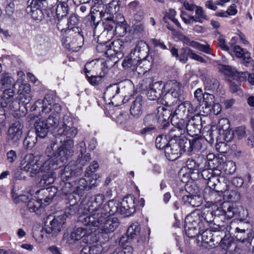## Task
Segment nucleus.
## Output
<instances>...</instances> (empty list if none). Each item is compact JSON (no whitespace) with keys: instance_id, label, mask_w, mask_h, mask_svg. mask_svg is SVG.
I'll use <instances>...</instances> for the list:
<instances>
[{"instance_id":"21","label":"nucleus","mask_w":254,"mask_h":254,"mask_svg":"<svg viewBox=\"0 0 254 254\" xmlns=\"http://www.w3.org/2000/svg\"><path fill=\"white\" fill-rule=\"evenodd\" d=\"M23 125L19 122L12 124L8 130V138L15 143L20 139L23 132Z\"/></svg>"},{"instance_id":"64","label":"nucleus","mask_w":254,"mask_h":254,"mask_svg":"<svg viewBox=\"0 0 254 254\" xmlns=\"http://www.w3.org/2000/svg\"><path fill=\"white\" fill-rule=\"evenodd\" d=\"M31 13L32 18L37 21H41L44 17V14L41 9L31 10L29 12Z\"/></svg>"},{"instance_id":"13","label":"nucleus","mask_w":254,"mask_h":254,"mask_svg":"<svg viewBox=\"0 0 254 254\" xmlns=\"http://www.w3.org/2000/svg\"><path fill=\"white\" fill-rule=\"evenodd\" d=\"M121 88L117 84L110 85L106 88L104 93V98L105 100H108V104H112L115 106H118L121 102L126 103L124 100H122L124 95L121 96Z\"/></svg>"},{"instance_id":"8","label":"nucleus","mask_w":254,"mask_h":254,"mask_svg":"<svg viewBox=\"0 0 254 254\" xmlns=\"http://www.w3.org/2000/svg\"><path fill=\"white\" fill-rule=\"evenodd\" d=\"M62 145L59 147L55 160L53 159H48L47 161H50L49 167L50 169H57L62 166L63 163L68 159L71 153V149L73 146V140L68 139L66 140H61Z\"/></svg>"},{"instance_id":"15","label":"nucleus","mask_w":254,"mask_h":254,"mask_svg":"<svg viewBox=\"0 0 254 254\" xmlns=\"http://www.w3.org/2000/svg\"><path fill=\"white\" fill-rule=\"evenodd\" d=\"M187 119L185 120V122ZM201 128V117L198 114L192 116L188 123L185 124V130L192 136L200 133Z\"/></svg>"},{"instance_id":"7","label":"nucleus","mask_w":254,"mask_h":254,"mask_svg":"<svg viewBox=\"0 0 254 254\" xmlns=\"http://www.w3.org/2000/svg\"><path fill=\"white\" fill-rule=\"evenodd\" d=\"M15 82L13 78L7 73L0 76V90L2 91L0 105L2 108H11V102L15 94Z\"/></svg>"},{"instance_id":"2","label":"nucleus","mask_w":254,"mask_h":254,"mask_svg":"<svg viewBox=\"0 0 254 254\" xmlns=\"http://www.w3.org/2000/svg\"><path fill=\"white\" fill-rule=\"evenodd\" d=\"M221 171L218 168L214 169H204L201 172L202 178L207 181L206 184L209 188L221 192L224 197L229 201L236 202L240 200L241 195L237 190H230L227 184V180L222 178L221 182L219 176Z\"/></svg>"},{"instance_id":"60","label":"nucleus","mask_w":254,"mask_h":254,"mask_svg":"<svg viewBox=\"0 0 254 254\" xmlns=\"http://www.w3.org/2000/svg\"><path fill=\"white\" fill-rule=\"evenodd\" d=\"M192 47L204 53H210L211 48L210 45L207 43L203 45L195 41L194 43H192Z\"/></svg>"},{"instance_id":"35","label":"nucleus","mask_w":254,"mask_h":254,"mask_svg":"<svg viewBox=\"0 0 254 254\" xmlns=\"http://www.w3.org/2000/svg\"><path fill=\"white\" fill-rule=\"evenodd\" d=\"M75 193L78 195L82 194L85 190L90 189L87 185V182L85 179L80 178L73 182Z\"/></svg>"},{"instance_id":"38","label":"nucleus","mask_w":254,"mask_h":254,"mask_svg":"<svg viewBox=\"0 0 254 254\" xmlns=\"http://www.w3.org/2000/svg\"><path fill=\"white\" fill-rule=\"evenodd\" d=\"M38 135L34 131H29L23 141L24 146L27 149H32L37 142Z\"/></svg>"},{"instance_id":"20","label":"nucleus","mask_w":254,"mask_h":254,"mask_svg":"<svg viewBox=\"0 0 254 254\" xmlns=\"http://www.w3.org/2000/svg\"><path fill=\"white\" fill-rule=\"evenodd\" d=\"M165 153L170 161H174L182 154L180 146L178 142H168V146L165 147Z\"/></svg>"},{"instance_id":"31","label":"nucleus","mask_w":254,"mask_h":254,"mask_svg":"<svg viewBox=\"0 0 254 254\" xmlns=\"http://www.w3.org/2000/svg\"><path fill=\"white\" fill-rule=\"evenodd\" d=\"M36 134L41 138L45 137L49 131V128L45 121L42 119L36 121L35 123Z\"/></svg>"},{"instance_id":"32","label":"nucleus","mask_w":254,"mask_h":254,"mask_svg":"<svg viewBox=\"0 0 254 254\" xmlns=\"http://www.w3.org/2000/svg\"><path fill=\"white\" fill-rule=\"evenodd\" d=\"M140 226L138 223L132 224L127 230V234L130 236V239H133L136 237H140L142 242L145 240V236L141 234Z\"/></svg>"},{"instance_id":"22","label":"nucleus","mask_w":254,"mask_h":254,"mask_svg":"<svg viewBox=\"0 0 254 254\" xmlns=\"http://www.w3.org/2000/svg\"><path fill=\"white\" fill-rule=\"evenodd\" d=\"M188 57L191 59L202 63L206 62V60L204 58L197 55L193 51L189 48H183L181 50V53L178 58H179V60L181 62L185 64L188 60Z\"/></svg>"},{"instance_id":"40","label":"nucleus","mask_w":254,"mask_h":254,"mask_svg":"<svg viewBox=\"0 0 254 254\" xmlns=\"http://www.w3.org/2000/svg\"><path fill=\"white\" fill-rule=\"evenodd\" d=\"M185 229L186 233L189 238H194L200 233L201 231H203L202 228H199V226L192 224L189 225L186 223L185 224Z\"/></svg>"},{"instance_id":"50","label":"nucleus","mask_w":254,"mask_h":254,"mask_svg":"<svg viewBox=\"0 0 254 254\" xmlns=\"http://www.w3.org/2000/svg\"><path fill=\"white\" fill-rule=\"evenodd\" d=\"M201 164L198 161L193 159L189 158L186 162V166L192 172L196 171L198 173L199 171L201 170Z\"/></svg>"},{"instance_id":"12","label":"nucleus","mask_w":254,"mask_h":254,"mask_svg":"<svg viewBox=\"0 0 254 254\" xmlns=\"http://www.w3.org/2000/svg\"><path fill=\"white\" fill-rule=\"evenodd\" d=\"M75 31L74 35L70 33V36L63 40V44L65 48L74 52L78 51L83 44V37L80 34V29L78 27H72Z\"/></svg>"},{"instance_id":"24","label":"nucleus","mask_w":254,"mask_h":254,"mask_svg":"<svg viewBox=\"0 0 254 254\" xmlns=\"http://www.w3.org/2000/svg\"><path fill=\"white\" fill-rule=\"evenodd\" d=\"M82 169L80 167H77L74 163L70 162L62 170L61 177L64 181H66L70 177L80 175Z\"/></svg>"},{"instance_id":"43","label":"nucleus","mask_w":254,"mask_h":254,"mask_svg":"<svg viewBox=\"0 0 254 254\" xmlns=\"http://www.w3.org/2000/svg\"><path fill=\"white\" fill-rule=\"evenodd\" d=\"M138 63V60L130 54L129 57L125 58L123 62L122 65L124 68H127L130 67L132 70H134L135 66Z\"/></svg>"},{"instance_id":"56","label":"nucleus","mask_w":254,"mask_h":254,"mask_svg":"<svg viewBox=\"0 0 254 254\" xmlns=\"http://www.w3.org/2000/svg\"><path fill=\"white\" fill-rule=\"evenodd\" d=\"M59 119L60 117L50 115L48 119L45 121L49 128L52 127H55V128H56L61 125V124H59Z\"/></svg>"},{"instance_id":"30","label":"nucleus","mask_w":254,"mask_h":254,"mask_svg":"<svg viewBox=\"0 0 254 254\" xmlns=\"http://www.w3.org/2000/svg\"><path fill=\"white\" fill-rule=\"evenodd\" d=\"M38 194V199L41 203H45V205L49 204L54 198L56 192L52 191V189H42L37 191Z\"/></svg>"},{"instance_id":"26","label":"nucleus","mask_w":254,"mask_h":254,"mask_svg":"<svg viewBox=\"0 0 254 254\" xmlns=\"http://www.w3.org/2000/svg\"><path fill=\"white\" fill-rule=\"evenodd\" d=\"M144 101L142 97L138 96L132 102L130 107V114L135 118H138L143 113Z\"/></svg>"},{"instance_id":"33","label":"nucleus","mask_w":254,"mask_h":254,"mask_svg":"<svg viewBox=\"0 0 254 254\" xmlns=\"http://www.w3.org/2000/svg\"><path fill=\"white\" fill-rule=\"evenodd\" d=\"M49 100L48 105L47 106L45 105L44 109L45 113H51L50 115L60 117V114L62 110L61 105L58 103L52 104V99L51 98H50Z\"/></svg>"},{"instance_id":"16","label":"nucleus","mask_w":254,"mask_h":254,"mask_svg":"<svg viewBox=\"0 0 254 254\" xmlns=\"http://www.w3.org/2000/svg\"><path fill=\"white\" fill-rule=\"evenodd\" d=\"M108 47L106 49L101 50V52H104L107 57H113L114 55L117 56V58L123 57V50L124 48V42L120 40L114 41L111 44L108 45Z\"/></svg>"},{"instance_id":"61","label":"nucleus","mask_w":254,"mask_h":254,"mask_svg":"<svg viewBox=\"0 0 254 254\" xmlns=\"http://www.w3.org/2000/svg\"><path fill=\"white\" fill-rule=\"evenodd\" d=\"M167 140L166 137L162 135H159L156 138V146L159 149H165V147L168 146V143H167Z\"/></svg>"},{"instance_id":"25","label":"nucleus","mask_w":254,"mask_h":254,"mask_svg":"<svg viewBox=\"0 0 254 254\" xmlns=\"http://www.w3.org/2000/svg\"><path fill=\"white\" fill-rule=\"evenodd\" d=\"M236 211V206H231L228 202H224L221 206L217 207L215 214L224 215L227 218L231 219L235 216Z\"/></svg>"},{"instance_id":"9","label":"nucleus","mask_w":254,"mask_h":254,"mask_svg":"<svg viewBox=\"0 0 254 254\" xmlns=\"http://www.w3.org/2000/svg\"><path fill=\"white\" fill-rule=\"evenodd\" d=\"M135 198L132 196L125 197L121 202L114 200H110L108 202L107 209L110 208L111 214L115 213L125 214L129 216L135 212Z\"/></svg>"},{"instance_id":"52","label":"nucleus","mask_w":254,"mask_h":254,"mask_svg":"<svg viewBox=\"0 0 254 254\" xmlns=\"http://www.w3.org/2000/svg\"><path fill=\"white\" fill-rule=\"evenodd\" d=\"M158 122L157 115L155 112L147 115L143 120L144 125L147 126L154 127L153 125Z\"/></svg>"},{"instance_id":"47","label":"nucleus","mask_w":254,"mask_h":254,"mask_svg":"<svg viewBox=\"0 0 254 254\" xmlns=\"http://www.w3.org/2000/svg\"><path fill=\"white\" fill-rule=\"evenodd\" d=\"M100 61L102 62V64L100 65L98 68H100L101 69L102 74L104 77L107 73L108 69L113 66L116 62H112L110 59H107L106 61L101 59Z\"/></svg>"},{"instance_id":"1","label":"nucleus","mask_w":254,"mask_h":254,"mask_svg":"<svg viewBox=\"0 0 254 254\" xmlns=\"http://www.w3.org/2000/svg\"><path fill=\"white\" fill-rule=\"evenodd\" d=\"M195 112L191 103L186 101L178 106L173 113L171 121L174 126L167 134L169 141L179 142V140L185 132V120L189 119Z\"/></svg>"},{"instance_id":"11","label":"nucleus","mask_w":254,"mask_h":254,"mask_svg":"<svg viewBox=\"0 0 254 254\" xmlns=\"http://www.w3.org/2000/svg\"><path fill=\"white\" fill-rule=\"evenodd\" d=\"M78 130L75 127H74L71 122H65L61 124L58 128H54L53 130L54 135L57 138H61V140H65L74 137L77 134Z\"/></svg>"},{"instance_id":"3","label":"nucleus","mask_w":254,"mask_h":254,"mask_svg":"<svg viewBox=\"0 0 254 254\" xmlns=\"http://www.w3.org/2000/svg\"><path fill=\"white\" fill-rule=\"evenodd\" d=\"M104 201V196L100 194L92 196L87 201L83 200L79 210L78 221L86 226L93 221L94 215L99 214L100 212L105 213L108 211L111 214L110 209H107L106 207L108 206V203L101 207Z\"/></svg>"},{"instance_id":"46","label":"nucleus","mask_w":254,"mask_h":254,"mask_svg":"<svg viewBox=\"0 0 254 254\" xmlns=\"http://www.w3.org/2000/svg\"><path fill=\"white\" fill-rule=\"evenodd\" d=\"M50 97H45L43 100H38L36 102H35V104L31 107V111H35L37 109H39L40 111V109H41V111L45 113L44 111V109L45 107V105L47 106L49 104V101H50L49 99Z\"/></svg>"},{"instance_id":"41","label":"nucleus","mask_w":254,"mask_h":254,"mask_svg":"<svg viewBox=\"0 0 254 254\" xmlns=\"http://www.w3.org/2000/svg\"><path fill=\"white\" fill-rule=\"evenodd\" d=\"M219 87V82L216 79L208 78L204 82V89L205 91L214 93L217 90Z\"/></svg>"},{"instance_id":"36","label":"nucleus","mask_w":254,"mask_h":254,"mask_svg":"<svg viewBox=\"0 0 254 254\" xmlns=\"http://www.w3.org/2000/svg\"><path fill=\"white\" fill-rule=\"evenodd\" d=\"M151 64L146 60H140L135 66L134 70L139 74H144L151 69Z\"/></svg>"},{"instance_id":"5","label":"nucleus","mask_w":254,"mask_h":254,"mask_svg":"<svg viewBox=\"0 0 254 254\" xmlns=\"http://www.w3.org/2000/svg\"><path fill=\"white\" fill-rule=\"evenodd\" d=\"M100 212V213L94 215L93 221L86 226H91L95 231L99 230L102 233L108 234L115 231L120 225V221L118 218L111 217L112 214L107 211Z\"/></svg>"},{"instance_id":"34","label":"nucleus","mask_w":254,"mask_h":254,"mask_svg":"<svg viewBox=\"0 0 254 254\" xmlns=\"http://www.w3.org/2000/svg\"><path fill=\"white\" fill-rule=\"evenodd\" d=\"M155 114L157 115V119L158 122H165L169 119L170 117H172V114L170 110L166 109L165 107L160 106L155 111Z\"/></svg>"},{"instance_id":"28","label":"nucleus","mask_w":254,"mask_h":254,"mask_svg":"<svg viewBox=\"0 0 254 254\" xmlns=\"http://www.w3.org/2000/svg\"><path fill=\"white\" fill-rule=\"evenodd\" d=\"M89 229L86 228L78 227L75 228L71 232L70 234V238L72 240L74 241H78L81 238H84L83 240H88L86 239L88 237L91 233L95 232V230H93V228L91 226H88Z\"/></svg>"},{"instance_id":"57","label":"nucleus","mask_w":254,"mask_h":254,"mask_svg":"<svg viewBox=\"0 0 254 254\" xmlns=\"http://www.w3.org/2000/svg\"><path fill=\"white\" fill-rule=\"evenodd\" d=\"M27 12L31 11V10L40 9L43 7L41 0H28L27 1Z\"/></svg>"},{"instance_id":"19","label":"nucleus","mask_w":254,"mask_h":254,"mask_svg":"<svg viewBox=\"0 0 254 254\" xmlns=\"http://www.w3.org/2000/svg\"><path fill=\"white\" fill-rule=\"evenodd\" d=\"M165 84L162 81H157L149 85L146 96L148 99L155 100L158 99L165 89Z\"/></svg>"},{"instance_id":"17","label":"nucleus","mask_w":254,"mask_h":254,"mask_svg":"<svg viewBox=\"0 0 254 254\" xmlns=\"http://www.w3.org/2000/svg\"><path fill=\"white\" fill-rule=\"evenodd\" d=\"M120 6H112V5H108L106 8L105 12L101 11L100 13V16L103 19V22L105 23L106 22L108 23H112V22H114L115 25H118L120 24L119 22L117 21L116 16L118 13L117 12L119 10ZM122 25L123 24H121Z\"/></svg>"},{"instance_id":"4","label":"nucleus","mask_w":254,"mask_h":254,"mask_svg":"<svg viewBox=\"0 0 254 254\" xmlns=\"http://www.w3.org/2000/svg\"><path fill=\"white\" fill-rule=\"evenodd\" d=\"M102 29H104V30L98 35L99 42V45L97 46L98 51L107 48L108 46L106 44L113 38L115 32L120 36L124 35L126 33V29L125 26H123L122 24L115 25L114 22H112L111 24L106 22L102 23L101 25L98 23L94 28V33L98 34Z\"/></svg>"},{"instance_id":"27","label":"nucleus","mask_w":254,"mask_h":254,"mask_svg":"<svg viewBox=\"0 0 254 254\" xmlns=\"http://www.w3.org/2000/svg\"><path fill=\"white\" fill-rule=\"evenodd\" d=\"M185 223L199 226V228H202L203 222L201 217V211L199 209H195L190 214L187 216Z\"/></svg>"},{"instance_id":"49","label":"nucleus","mask_w":254,"mask_h":254,"mask_svg":"<svg viewBox=\"0 0 254 254\" xmlns=\"http://www.w3.org/2000/svg\"><path fill=\"white\" fill-rule=\"evenodd\" d=\"M59 147L56 142L52 143L47 146L45 153L49 157V159L55 160Z\"/></svg>"},{"instance_id":"53","label":"nucleus","mask_w":254,"mask_h":254,"mask_svg":"<svg viewBox=\"0 0 254 254\" xmlns=\"http://www.w3.org/2000/svg\"><path fill=\"white\" fill-rule=\"evenodd\" d=\"M236 209L235 216L241 221L246 220L249 215L248 210L242 206H236Z\"/></svg>"},{"instance_id":"42","label":"nucleus","mask_w":254,"mask_h":254,"mask_svg":"<svg viewBox=\"0 0 254 254\" xmlns=\"http://www.w3.org/2000/svg\"><path fill=\"white\" fill-rule=\"evenodd\" d=\"M195 16H194V23H203L204 20H208V17L206 15L205 11L201 6H198L195 10Z\"/></svg>"},{"instance_id":"10","label":"nucleus","mask_w":254,"mask_h":254,"mask_svg":"<svg viewBox=\"0 0 254 254\" xmlns=\"http://www.w3.org/2000/svg\"><path fill=\"white\" fill-rule=\"evenodd\" d=\"M165 85L167 91L163 99L166 104L169 106L176 104L183 92L182 84L176 80H171Z\"/></svg>"},{"instance_id":"63","label":"nucleus","mask_w":254,"mask_h":254,"mask_svg":"<svg viewBox=\"0 0 254 254\" xmlns=\"http://www.w3.org/2000/svg\"><path fill=\"white\" fill-rule=\"evenodd\" d=\"M180 16L182 20L187 24H191L194 23V16L189 15L186 11L182 10Z\"/></svg>"},{"instance_id":"14","label":"nucleus","mask_w":254,"mask_h":254,"mask_svg":"<svg viewBox=\"0 0 254 254\" xmlns=\"http://www.w3.org/2000/svg\"><path fill=\"white\" fill-rule=\"evenodd\" d=\"M50 219V217L48 220ZM65 223V215L63 213L55 216L52 220L47 221L44 227V230L47 234H52L53 235H56L63 228L64 225Z\"/></svg>"},{"instance_id":"6","label":"nucleus","mask_w":254,"mask_h":254,"mask_svg":"<svg viewBox=\"0 0 254 254\" xmlns=\"http://www.w3.org/2000/svg\"><path fill=\"white\" fill-rule=\"evenodd\" d=\"M50 161H46L44 163L32 154L26 155L20 163L21 170L26 172L30 177L42 172H46L50 168Z\"/></svg>"},{"instance_id":"59","label":"nucleus","mask_w":254,"mask_h":254,"mask_svg":"<svg viewBox=\"0 0 254 254\" xmlns=\"http://www.w3.org/2000/svg\"><path fill=\"white\" fill-rule=\"evenodd\" d=\"M202 100L204 102L205 107L206 108H209L211 107L212 105L214 103V96L211 93L205 92Z\"/></svg>"},{"instance_id":"29","label":"nucleus","mask_w":254,"mask_h":254,"mask_svg":"<svg viewBox=\"0 0 254 254\" xmlns=\"http://www.w3.org/2000/svg\"><path fill=\"white\" fill-rule=\"evenodd\" d=\"M18 92L19 93V98L21 102L27 105L31 100V97L30 95L31 92L30 85L28 83L21 84L18 89Z\"/></svg>"},{"instance_id":"58","label":"nucleus","mask_w":254,"mask_h":254,"mask_svg":"<svg viewBox=\"0 0 254 254\" xmlns=\"http://www.w3.org/2000/svg\"><path fill=\"white\" fill-rule=\"evenodd\" d=\"M176 15V11L174 9H170L169 10V12H167L165 15L164 18L165 22L167 23L166 20L167 18L170 19L171 21H172L178 27H181V25L178 20V19L175 18V16Z\"/></svg>"},{"instance_id":"55","label":"nucleus","mask_w":254,"mask_h":254,"mask_svg":"<svg viewBox=\"0 0 254 254\" xmlns=\"http://www.w3.org/2000/svg\"><path fill=\"white\" fill-rule=\"evenodd\" d=\"M201 235L202 242L206 244L212 243L213 233L212 230L206 229L203 231Z\"/></svg>"},{"instance_id":"45","label":"nucleus","mask_w":254,"mask_h":254,"mask_svg":"<svg viewBox=\"0 0 254 254\" xmlns=\"http://www.w3.org/2000/svg\"><path fill=\"white\" fill-rule=\"evenodd\" d=\"M102 64V63L100 60H94L89 63H87L85 65L84 70L86 74H88L92 69L96 71L98 69V67Z\"/></svg>"},{"instance_id":"54","label":"nucleus","mask_w":254,"mask_h":254,"mask_svg":"<svg viewBox=\"0 0 254 254\" xmlns=\"http://www.w3.org/2000/svg\"><path fill=\"white\" fill-rule=\"evenodd\" d=\"M224 171L227 175H231L234 174L236 170L235 163L231 161L225 162L223 165Z\"/></svg>"},{"instance_id":"48","label":"nucleus","mask_w":254,"mask_h":254,"mask_svg":"<svg viewBox=\"0 0 254 254\" xmlns=\"http://www.w3.org/2000/svg\"><path fill=\"white\" fill-rule=\"evenodd\" d=\"M216 209L205 210L201 212V217L202 221H205L206 223H212L214 221V216H218L215 214Z\"/></svg>"},{"instance_id":"18","label":"nucleus","mask_w":254,"mask_h":254,"mask_svg":"<svg viewBox=\"0 0 254 254\" xmlns=\"http://www.w3.org/2000/svg\"><path fill=\"white\" fill-rule=\"evenodd\" d=\"M222 69L226 74L237 78L240 81L245 80L249 75L248 80L252 84H254V75L249 74L248 72H239L236 69L229 65H223Z\"/></svg>"},{"instance_id":"62","label":"nucleus","mask_w":254,"mask_h":254,"mask_svg":"<svg viewBox=\"0 0 254 254\" xmlns=\"http://www.w3.org/2000/svg\"><path fill=\"white\" fill-rule=\"evenodd\" d=\"M41 206V202L34 199L30 200L27 204V207L29 210L32 212H36Z\"/></svg>"},{"instance_id":"51","label":"nucleus","mask_w":254,"mask_h":254,"mask_svg":"<svg viewBox=\"0 0 254 254\" xmlns=\"http://www.w3.org/2000/svg\"><path fill=\"white\" fill-rule=\"evenodd\" d=\"M61 185L62 186L61 190L64 195H66L72 193H75L73 184H71L70 182H65L63 180V183Z\"/></svg>"},{"instance_id":"23","label":"nucleus","mask_w":254,"mask_h":254,"mask_svg":"<svg viewBox=\"0 0 254 254\" xmlns=\"http://www.w3.org/2000/svg\"><path fill=\"white\" fill-rule=\"evenodd\" d=\"M149 53V48L147 44L142 41H139L134 50L130 53L131 56L136 58L138 62L140 60H146Z\"/></svg>"},{"instance_id":"44","label":"nucleus","mask_w":254,"mask_h":254,"mask_svg":"<svg viewBox=\"0 0 254 254\" xmlns=\"http://www.w3.org/2000/svg\"><path fill=\"white\" fill-rule=\"evenodd\" d=\"M178 143L180 146L182 153L184 152H192L191 140L188 139L185 137H183L179 139Z\"/></svg>"},{"instance_id":"37","label":"nucleus","mask_w":254,"mask_h":254,"mask_svg":"<svg viewBox=\"0 0 254 254\" xmlns=\"http://www.w3.org/2000/svg\"><path fill=\"white\" fill-rule=\"evenodd\" d=\"M184 203L192 207H197L202 203L201 198L198 195H185L183 197Z\"/></svg>"},{"instance_id":"39","label":"nucleus","mask_w":254,"mask_h":254,"mask_svg":"<svg viewBox=\"0 0 254 254\" xmlns=\"http://www.w3.org/2000/svg\"><path fill=\"white\" fill-rule=\"evenodd\" d=\"M50 169L46 171V174L43 175L42 178L41 179L40 183L41 185L47 186L53 184L55 181L56 178L55 174L53 171H51ZM53 170V169H52Z\"/></svg>"}]
</instances>
